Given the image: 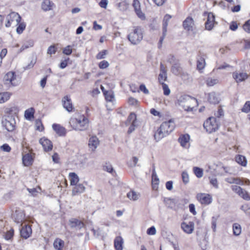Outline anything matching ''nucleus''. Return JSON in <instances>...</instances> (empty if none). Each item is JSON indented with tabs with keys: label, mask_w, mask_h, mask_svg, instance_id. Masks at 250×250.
I'll use <instances>...</instances> for the list:
<instances>
[{
	"label": "nucleus",
	"mask_w": 250,
	"mask_h": 250,
	"mask_svg": "<svg viewBox=\"0 0 250 250\" xmlns=\"http://www.w3.org/2000/svg\"><path fill=\"white\" fill-rule=\"evenodd\" d=\"M143 38V31L141 27L136 26L133 31L127 36L128 41L133 45L139 43Z\"/></svg>",
	"instance_id": "7ed1b4c3"
},
{
	"label": "nucleus",
	"mask_w": 250,
	"mask_h": 250,
	"mask_svg": "<svg viewBox=\"0 0 250 250\" xmlns=\"http://www.w3.org/2000/svg\"><path fill=\"white\" fill-rule=\"evenodd\" d=\"M231 189L237 193L239 196L242 197L243 199L246 201L250 200V196L248 192L245 190L243 189L241 187L236 185H233L231 186Z\"/></svg>",
	"instance_id": "6e6552de"
},
{
	"label": "nucleus",
	"mask_w": 250,
	"mask_h": 250,
	"mask_svg": "<svg viewBox=\"0 0 250 250\" xmlns=\"http://www.w3.org/2000/svg\"><path fill=\"white\" fill-rule=\"evenodd\" d=\"M14 231L13 229L7 231L5 235V239L8 240H10L14 236Z\"/></svg>",
	"instance_id": "4d7b16f0"
},
{
	"label": "nucleus",
	"mask_w": 250,
	"mask_h": 250,
	"mask_svg": "<svg viewBox=\"0 0 250 250\" xmlns=\"http://www.w3.org/2000/svg\"><path fill=\"white\" fill-rule=\"evenodd\" d=\"M207 16V20L205 23V29L211 30L214 27L215 21V16L212 13L204 12V16Z\"/></svg>",
	"instance_id": "1a4fd4ad"
},
{
	"label": "nucleus",
	"mask_w": 250,
	"mask_h": 250,
	"mask_svg": "<svg viewBox=\"0 0 250 250\" xmlns=\"http://www.w3.org/2000/svg\"><path fill=\"white\" fill-rule=\"evenodd\" d=\"M241 111L244 113H249L250 112V101H247L243 107L241 109Z\"/></svg>",
	"instance_id": "3c124183"
},
{
	"label": "nucleus",
	"mask_w": 250,
	"mask_h": 250,
	"mask_svg": "<svg viewBox=\"0 0 250 250\" xmlns=\"http://www.w3.org/2000/svg\"><path fill=\"white\" fill-rule=\"evenodd\" d=\"M35 113V109L34 108L31 107L25 111L24 117L28 120H31L34 118Z\"/></svg>",
	"instance_id": "473e14b6"
},
{
	"label": "nucleus",
	"mask_w": 250,
	"mask_h": 250,
	"mask_svg": "<svg viewBox=\"0 0 250 250\" xmlns=\"http://www.w3.org/2000/svg\"><path fill=\"white\" fill-rule=\"evenodd\" d=\"M243 28L245 31L250 33V19L245 22L243 26Z\"/></svg>",
	"instance_id": "13d9d810"
},
{
	"label": "nucleus",
	"mask_w": 250,
	"mask_h": 250,
	"mask_svg": "<svg viewBox=\"0 0 250 250\" xmlns=\"http://www.w3.org/2000/svg\"><path fill=\"white\" fill-rule=\"evenodd\" d=\"M218 216H217V217L213 216L212 217L211 228L214 232H215L216 231V223H217V220L218 219Z\"/></svg>",
	"instance_id": "e2e57ef3"
},
{
	"label": "nucleus",
	"mask_w": 250,
	"mask_h": 250,
	"mask_svg": "<svg viewBox=\"0 0 250 250\" xmlns=\"http://www.w3.org/2000/svg\"><path fill=\"white\" fill-rule=\"evenodd\" d=\"M178 102L180 103V105H181V103L184 102H187L188 104H194L195 106L198 105L197 99L188 95L181 96L178 100Z\"/></svg>",
	"instance_id": "9b49d317"
},
{
	"label": "nucleus",
	"mask_w": 250,
	"mask_h": 250,
	"mask_svg": "<svg viewBox=\"0 0 250 250\" xmlns=\"http://www.w3.org/2000/svg\"><path fill=\"white\" fill-rule=\"evenodd\" d=\"M9 16L10 17L15 18L16 21L18 24V26L17 27L16 31L19 34H21L25 29L26 27V24L25 22H21V17L18 13H16L14 12L11 13Z\"/></svg>",
	"instance_id": "0eeeda50"
},
{
	"label": "nucleus",
	"mask_w": 250,
	"mask_h": 250,
	"mask_svg": "<svg viewBox=\"0 0 250 250\" xmlns=\"http://www.w3.org/2000/svg\"><path fill=\"white\" fill-rule=\"evenodd\" d=\"M208 100L210 104H218L220 102V98L215 92H211L208 95Z\"/></svg>",
	"instance_id": "b1692460"
},
{
	"label": "nucleus",
	"mask_w": 250,
	"mask_h": 250,
	"mask_svg": "<svg viewBox=\"0 0 250 250\" xmlns=\"http://www.w3.org/2000/svg\"><path fill=\"white\" fill-rule=\"evenodd\" d=\"M53 130L58 134L60 136H64L66 134V129L61 126L59 124H54L52 125Z\"/></svg>",
	"instance_id": "6ab92c4d"
},
{
	"label": "nucleus",
	"mask_w": 250,
	"mask_h": 250,
	"mask_svg": "<svg viewBox=\"0 0 250 250\" xmlns=\"http://www.w3.org/2000/svg\"><path fill=\"white\" fill-rule=\"evenodd\" d=\"M128 3L126 0H117L116 5L121 11H125L128 7Z\"/></svg>",
	"instance_id": "a878e982"
},
{
	"label": "nucleus",
	"mask_w": 250,
	"mask_h": 250,
	"mask_svg": "<svg viewBox=\"0 0 250 250\" xmlns=\"http://www.w3.org/2000/svg\"><path fill=\"white\" fill-rule=\"evenodd\" d=\"M39 143L42 145L45 152L51 151L53 148V144L51 141L44 137L41 138Z\"/></svg>",
	"instance_id": "ddd939ff"
},
{
	"label": "nucleus",
	"mask_w": 250,
	"mask_h": 250,
	"mask_svg": "<svg viewBox=\"0 0 250 250\" xmlns=\"http://www.w3.org/2000/svg\"><path fill=\"white\" fill-rule=\"evenodd\" d=\"M22 163L25 167H29L32 165L34 162V158L30 153H27L22 157Z\"/></svg>",
	"instance_id": "aec40b11"
},
{
	"label": "nucleus",
	"mask_w": 250,
	"mask_h": 250,
	"mask_svg": "<svg viewBox=\"0 0 250 250\" xmlns=\"http://www.w3.org/2000/svg\"><path fill=\"white\" fill-rule=\"evenodd\" d=\"M175 127V123L171 119L163 122L155 132L154 139L156 142L159 141L162 138L169 135L174 130Z\"/></svg>",
	"instance_id": "f257e3e1"
},
{
	"label": "nucleus",
	"mask_w": 250,
	"mask_h": 250,
	"mask_svg": "<svg viewBox=\"0 0 250 250\" xmlns=\"http://www.w3.org/2000/svg\"><path fill=\"white\" fill-rule=\"evenodd\" d=\"M109 65L107 61L104 60L99 62L98 66L101 69H105L108 67Z\"/></svg>",
	"instance_id": "680f3d73"
},
{
	"label": "nucleus",
	"mask_w": 250,
	"mask_h": 250,
	"mask_svg": "<svg viewBox=\"0 0 250 250\" xmlns=\"http://www.w3.org/2000/svg\"><path fill=\"white\" fill-rule=\"evenodd\" d=\"M181 228L182 229L187 233H191L193 230L194 225L191 222H189L188 224L183 222L181 223Z\"/></svg>",
	"instance_id": "412c9836"
},
{
	"label": "nucleus",
	"mask_w": 250,
	"mask_h": 250,
	"mask_svg": "<svg viewBox=\"0 0 250 250\" xmlns=\"http://www.w3.org/2000/svg\"><path fill=\"white\" fill-rule=\"evenodd\" d=\"M75 186L72 191V194L73 196L81 193L85 190V187L83 184H79Z\"/></svg>",
	"instance_id": "393cba45"
},
{
	"label": "nucleus",
	"mask_w": 250,
	"mask_h": 250,
	"mask_svg": "<svg viewBox=\"0 0 250 250\" xmlns=\"http://www.w3.org/2000/svg\"><path fill=\"white\" fill-rule=\"evenodd\" d=\"M132 5L137 16L142 20L145 19V15L141 9L140 1L138 0H133Z\"/></svg>",
	"instance_id": "4468645a"
},
{
	"label": "nucleus",
	"mask_w": 250,
	"mask_h": 250,
	"mask_svg": "<svg viewBox=\"0 0 250 250\" xmlns=\"http://www.w3.org/2000/svg\"><path fill=\"white\" fill-rule=\"evenodd\" d=\"M37 62V58L33 57L32 58V59L31 60L30 62L26 66L23 67L24 70H28L32 68L34 65L36 64Z\"/></svg>",
	"instance_id": "8fccbe9b"
},
{
	"label": "nucleus",
	"mask_w": 250,
	"mask_h": 250,
	"mask_svg": "<svg viewBox=\"0 0 250 250\" xmlns=\"http://www.w3.org/2000/svg\"><path fill=\"white\" fill-rule=\"evenodd\" d=\"M167 61L172 65H174V64H177L179 62V60L172 54H169L168 56Z\"/></svg>",
	"instance_id": "a19ab883"
},
{
	"label": "nucleus",
	"mask_w": 250,
	"mask_h": 250,
	"mask_svg": "<svg viewBox=\"0 0 250 250\" xmlns=\"http://www.w3.org/2000/svg\"><path fill=\"white\" fill-rule=\"evenodd\" d=\"M34 44V42L33 40H29L26 41L21 47L19 51L20 52H21L25 49H27L29 47L33 46Z\"/></svg>",
	"instance_id": "c9c22d12"
},
{
	"label": "nucleus",
	"mask_w": 250,
	"mask_h": 250,
	"mask_svg": "<svg viewBox=\"0 0 250 250\" xmlns=\"http://www.w3.org/2000/svg\"><path fill=\"white\" fill-rule=\"evenodd\" d=\"M69 176L70 177V185H76L79 181V178L78 175L74 172H71L69 173Z\"/></svg>",
	"instance_id": "72a5a7b5"
},
{
	"label": "nucleus",
	"mask_w": 250,
	"mask_h": 250,
	"mask_svg": "<svg viewBox=\"0 0 250 250\" xmlns=\"http://www.w3.org/2000/svg\"><path fill=\"white\" fill-rule=\"evenodd\" d=\"M63 107L68 112H72L73 109V106L71 100L69 96H65L62 99Z\"/></svg>",
	"instance_id": "dca6fc26"
},
{
	"label": "nucleus",
	"mask_w": 250,
	"mask_h": 250,
	"mask_svg": "<svg viewBox=\"0 0 250 250\" xmlns=\"http://www.w3.org/2000/svg\"><path fill=\"white\" fill-rule=\"evenodd\" d=\"M137 126L136 123H135V122H132L131 125L128 128L127 130V133L130 134L135 129V127Z\"/></svg>",
	"instance_id": "774afa93"
},
{
	"label": "nucleus",
	"mask_w": 250,
	"mask_h": 250,
	"mask_svg": "<svg viewBox=\"0 0 250 250\" xmlns=\"http://www.w3.org/2000/svg\"><path fill=\"white\" fill-rule=\"evenodd\" d=\"M53 4L50 0H44L42 3V8L45 11H49L52 9Z\"/></svg>",
	"instance_id": "bb28decb"
},
{
	"label": "nucleus",
	"mask_w": 250,
	"mask_h": 250,
	"mask_svg": "<svg viewBox=\"0 0 250 250\" xmlns=\"http://www.w3.org/2000/svg\"><path fill=\"white\" fill-rule=\"evenodd\" d=\"M103 169L104 171H106L112 174H113V173H115V171L114 170L113 167L111 164L109 162H106L104 165L103 166Z\"/></svg>",
	"instance_id": "4c0bfd02"
},
{
	"label": "nucleus",
	"mask_w": 250,
	"mask_h": 250,
	"mask_svg": "<svg viewBox=\"0 0 250 250\" xmlns=\"http://www.w3.org/2000/svg\"><path fill=\"white\" fill-rule=\"evenodd\" d=\"M25 214L24 210H16L14 216V221L17 224H22L25 220Z\"/></svg>",
	"instance_id": "f3484780"
},
{
	"label": "nucleus",
	"mask_w": 250,
	"mask_h": 250,
	"mask_svg": "<svg viewBox=\"0 0 250 250\" xmlns=\"http://www.w3.org/2000/svg\"><path fill=\"white\" fill-rule=\"evenodd\" d=\"M128 104L131 106H135L138 107L139 106V102L133 97H130L128 99Z\"/></svg>",
	"instance_id": "79ce46f5"
},
{
	"label": "nucleus",
	"mask_w": 250,
	"mask_h": 250,
	"mask_svg": "<svg viewBox=\"0 0 250 250\" xmlns=\"http://www.w3.org/2000/svg\"><path fill=\"white\" fill-rule=\"evenodd\" d=\"M152 188L153 190H157L159 183V179L158 178L155 168H154L152 173Z\"/></svg>",
	"instance_id": "5701e85b"
},
{
	"label": "nucleus",
	"mask_w": 250,
	"mask_h": 250,
	"mask_svg": "<svg viewBox=\"0 0 250 250\" xmlns=\"http://www.w3.org/2000/svg\"><path fill=\"white\" fill-rule=\"evenodd\" d=\"M89 120L83 115L81 116L79 118H74L70 120V123L73 128L76 130L84 131L88 126Z\"/></svg>",
	"instance_id": "f03ea898"
},
{
	"label": "nucleus",
	"mask_w": 250,
	"mask_h": 250,
	"mask_svg": "<svg viewBox=\"0 0 250 250\" xmlns=\"http://www.w3.org/2000/svg\"><path fill=\"white\" fill-rule=\"evenodd\" d=\"M5 112L9 115H16L19 112V108L17 106H13L10 108H7Z\"/></svg>",
	"instance_id": "ea45409f"
},
{
	"label": "nucleus",
	"mask_w": 250,
	"mask_h": 250,
	"mask_svg": "<svg viewBox=\"0 0 250 250\" xmlns=\"http://www.w3.org/2000/svg\"><path fill=\"white\" fill-rule=\"evenodd\" d=\"M212 201V196L209 194L204 193V205H209Z\"/></svg>",
	"instance_id": "603ef678"
},
{
	"label": "nucleus",
	"mask_w": 250,
	"mask_h": 250,
	"mask_svg": "<svg viewBox=\"0 0 250 250\" xmlns=\"http://www.w3.org/2000/svg\"><path fill=\"white\" fill-rule=\"evenodd\" d=\"M127 196L129 199H132L133 200H136L138 198L136 192L133 191L129 192L127 194Z\"/></svg>",
	"instance_id": "052dcab7"
},
{
	"label": "nucleus",
	"mask_w": 250,
	"mask_h": 250,
	"mask_svg": "<svg viewBox=\"0 0 250 250\" xmlns=\"http://www.w3.org/2000/svg\"><path fill=\"white\" fill-rule=\"evenodd\" d=\"M69 225L71 228L79 230L84 227V224L83 221L75 218H71L69 220Z\"/></svg>",
	"instance_id": "f8f14e48"
},
{
	"label": "nucleus",
	"mask_w": 250,
	"mask_h": 250,
	"mask_svg": "<svg viewBox=\"0 0 250 250\" xmlns=\"http://www.w3.org/2000/svg\"><path fill=\"white\" fill-rule=\"evenodd\" d=\"M189 140V136L188 134H184L180 136L178 139V142L182 146H185Z\"/></svg>",
	"instance_id": "cd10ccee"
},
{
	"label": "nucleus",
	"mask_w": 250,
	"mask_h": 250,
	"mask_svg": "<svg viewBox=\"0 0 250 250\" xmlns=\"http://www.w3.org/2000/svg\"><path fill=\"white\" fill-rule=\"evenodd\" d=\"M57 51V48L55 45H51L49 46L47 50V53L50 55L54 54Z\"/></svg>",
	"instance_id": "69168bd1"
},
{
	"label": "nucleus",
	"mask_w": 250,
	"mask_h": 250,
	"mask_svg": "<svg viewBox=\"0 0 250 250\" xmlns=\"http://www.w3.org/2000/svg\"><path fill=\"white\" fill-rule=\"evenodd\" d=\"M114 247L116 250H123V239L121 237H116L114 240Z\"/></svg>",
	"instance_id": "c85d7f7f"
},
{
	"label": "nucleus",
	"mask_w": 250,
	"mask_h": 250,
	"mask_svg": "<svg viewBox=\"0 0 250 250\" xmlns=\"http://www.w3.org/2000/svg\"><path fill=\"white\" fill-rule=\"evenodd\" d=\"M217 79L208 78L206 80V83L208 86H212L218 83Z\"/></svg>",
	"instance_id": "864d4df0"
},
{
	"label": "nucleus",
	"mask_w": 250,
	"mask_h": 250,
	"mask_svg": "<svg viewBox=\"0 0 250 250\" xmlns=\"http://www.w3.org/2000/svg\"><path fill=\"white\" fill-rule=\"evenodd\" d=\"M99 139L96 136H92L89 139L88 146L92 151H94L99 145Z\"/></svg>",
	"instance_id": "a211bd4d"
},
{
	"label": "nucleus",
	"mask_w": 250,
	"mask_h": 250,
	"mask_svg": "<svg viewBox=\"0 0 250 250\" xmlns=\"http://www.w3.org/2000/svg\"><path fill=\"white\" fill-rule=\"evenodd\" d=\"M16 79V74L15 72H8L5 76V79L6 81H9L11 83L12 81Z\"/></svg>",
	"instance_id": "a18cd8bd"
},
{
	"label": "nucleus",
	"mask_w": 250,
	"mask_h": 250,
	"mask_svg": "<svg viewBox=\"0 0 250 250\" xmlns=\"http://www.w3.org/2000/svg\"><path fill=\"white\" fill-rule=\"evenodd\" d=\"M182 178L183 183L187 184L189 182L188 175L186 171H183L182 173Z\"/></svg>",
	"instance_id": "bf43d9fd"
},
{
	"label": "nucleus",
	"mask_w": 250,
	"mask_h": 250,
	"mask_svg": "<svg viewBox=\"0 0 250 250\" xmlns=\"http://www.w3.org/2000/svg\"><path fill=\"white\" fill-rule=\"evenodd\" d=\"M170 71L174 75L180 76L182 79L188 78V74L186 72L183 71L180 62L174 64V65H172Z\"/></svg>",
	"instance_id": "423d86ee"
},
{
	"label": "nucleus",
	"mask_w": 250,
	"mask_h": 250,
	"mask_svg": "<svg viewBox=\"0 0 250 250\" xmlns=\"http://www.w3.org/2000/svg\"><path fill=\"white\" fill-rule=\"evenodd\" d=\"M232 78L237 83L244 82L249 78V75L246 72L235 71L232 74Z\"/></svg>",
	"instance_id": "9d476101"
},
{
	"label": "nucleus",
	"mask_w": 250,
	"mask_h": 250,
	"mask_svg": "<svg viewBox=\"0 0 250 250\" xmlns=\"http://www.w3.org/2000/svg\"><path fill=\"white\" fill-rule=\"evenodd\" d=\"M193 25V19L190 17H187L183 22V28L187 31L192 30Z\"/></svg>",
	"instance_id": "4be33fe9"
},
{
	"label": "nucleus",
	"mask_w": 250,
	"mask_h": 250,
	"mask_svg": "<svg viewBox=\"0 0 250 250\" xmlns=\"http://www.w3.org/2000/svg\"><path fill=\"white\" fill-rule=\"evenodd\" d=\"M236 162L243 167H246L247 164V161L245 156L241 155H238L235 157Z\"/></svg>",
	"instance_id": "c756f323"
},
{
	"label": "nucleus",
	"mask_w": 250,
	"mask_h": 250,
	"mask_svg": "<svg viewBox=\"0 0 250 250\" xmlns=\"http://www.w3.org/2000/svg\"><path fill=\"white\" fill-rule=\"evenodd\" d=\"M64 242L61 239L57 238L54 242V247L57 250H62Z\"/></svg>",
	"instance_id": "2f4dec72"
},
{
	"label": "nucleus",
	"mask_w": 250,
	"mask_h": 250,
	"mask_svg": "<svg viewBox=\"0 0 250 250\" xmlns=\"http://www.w3.org/2000/svg\"><path fill=\"white\" fill-rule=\"evenodd\" d=\"M217 120L216 118L211 117L204 122V128L206 129L207 132L210 133L218 129L219 125Z\"/></svg>",
	"instance_id": "20e7f679"
},
{
	"label": "nucleus",
	"mask_w": 250,
	"mask_h": 250,
	"mask_svg": "<svg viewBox=\"0 0 250 250\" xmlns=\"http://www.w3.org/2000/svg\"><path fill=\"white\" fill-rule=\"evenodd\" d=\"M167 72H160L158 75V80L159 83L161 84V83H164V81H167Z\"/></svg>",
	"instance_id": "37998d69"
},
{
	"label": "nucleus",
	"mask_w": 250,
	"mask_h": 250,
	"mask_svg": "<svg viewBox=\"0 0 250 250\" xmlns=\"http://www.w3.org/2000/svg\"><path fill=\"white\" fill-rule=\"evenodd\" d=\"M101 89L103 92V93L105 96V98L107 101H111L112 99L114 98V96L113 94L109 93L107 91L104 90V88L103 86H101Z\"/></svg>",
	"instance_id": "49530a36"
},
{
	"label": "nucleus",
	"mask_w": 250,
	"mask_h": 250,
	"mask_svg": "<svg viewBox=\"0 0 250 250\" xmlns=\"http://www.w3.org/2000/svg\"><path fill=\"white\" fill-rule=\"evenodd\" d=\"M108 51L107 50H103L102 51L99 52L96 56V58L98 60L103 59L105 58V56L107 54Z\"/></svg>",
	"instance_id": "09e8293b"
},
{
	"label": "nucleus",
	"mask_w": 250,
	"mask_h": 250,
	"mask_svg": "<svg viewBox=\"0 0 250 250\" xmlns=\"http://www.w3.org/2000/svg\"><path fill=\"white\" fill-rule=\"evenodd\" d=\"M62 52L63 54L66 55H70L71 54L72 52V49L71 48V46L70 45H67L66 47H65L63 51H62Z\"/></svg>",
	"instance_id": "0e129e2a"
},
{
	"label": "nucleus",
	"mask_w": 250,
	"mask_h": 250,
	"mask_svg": "<svg viewBox=\"0 0 250 250\" xmlns=\"http://www.w3.org/2000/svg\"><path fill=\"white\" fill-rule=\"evenodd\" d=\"M203 69V58L200 57L199 59L197 60V69L200 72L202 73Z\"/></svg>",
	"instance_id": "c03bdc74"
},
{
	"label": "nucleus",
	"mask_w": 250,
	"mask_h": 250,
	"mask_svg": "<svg viewBox=\"0 0 250 250\" xmlns=\"http://www.w3.org/2000/svg\"><path fill=\"white\" fill-rule=\"evenodd\" d=\"M136 120L137 117L136 114L134 112H131L128 115L125 124L127 125L131 122V123L135 122V123H136Z\"/></svg>",
	"instance_id": "58836bf2"
},
{
	"label": "nucleus",
	"mask_w": 250,
	"mask_h": 250,
	"mask_svg": "<svg viewBox=\"0 0 250 250\" xmlns=\"http://www.w3.org/2000/svg\"><path fill=\"white\" fill-rule=\"evenodd\" d=\"M233 233L235 236H238L241 232V227L238 223H234L232 225Z\"/></svg>",
	"instance_id": "e433bc0d"
},
{
	"label": "nucleus",
	"mask_w": 250,
	"mask_h": 250,
	"mask_svg": "<svg viewBox=\"0 0 250 250\" xmlns=\"http://www.w3.org/2000/svg\"><path fill=\"white\" fill-rule=\"evenodd\" d=\"M193 172L198 178H201L203 176V171L202 168L195 167H193Z\"/></svg>",
	"instance_id": "de8ad7c7"
},
{
	"label": "nucleus",
	"mask_w": 250,
	"mask_h": 250,
	"mask_svg": "<svg viewBox=\"0 0 250 250\" xmlns=\"http://www.w3.org/2000/svg\"><path fill=\"white\" fill-rule=\"evenodd\" d=\"M32 232L31 227L28 225H25L20 229L21 236L24 239L29 238L31 236Z\"/></svg>",
	"instance_id": "2eb2a0df"
},
{
	"label": "nucleus",
	"mask_w": 250,
	"mask_h": 250,
	"mask_svg": "<svg viewBox=\"0 0 250 250\" xmlns=\"http://www.w3.org/2000/svg\"><path fill=\"white\" fill-rule=\"evenodd\" d=\"M162 88L164 91V94L166 96L169 95L170 90L167 84L165 83H161Z\"/></svg>",
	"instance_id": "5fc2aeb1"
},
{
	"label": "nucleus",
	"mask_w": 250,
	"mask_h": 250,
	"mask_svg": "<svg viewBox=\"0 0 250 250\" xmlns=\"http://www.w3.org/2000/svg\"><path fill=\"white\" fill-rule=\"evenodd\" d=\"M3 126L9 132H12L16 129V121L13 116H8L7 118L2 120Z\"/></svg>",
	"instance_id": "39448f33"
},
{
	"label": "nucleus",
	"mask_w": 250,
	"mask_h": 250,
	"mask_svg": "<svg viewBox=\"0 0 250 250\" xmlns=\"http://www.w3.org/2000/svg\"><path fill=\"white\" fill-rule=\"evenodd\" d=\"M209 183L214 188H219L218 181L216 178H211L209 177Z\"/></svg>",
	"instance_id": "6e6d98bb"
},
{
	"label": "nucleus",
	"mask_w": 250,
	"mask_h": 250,
	"mask_svg": "<svg viewBox=\"0 0 250 250\" xmlns=\"http://www.w3.org/2000/svg\"><path fill=\"white\" fill-rule=\"evenodd\" d=\"M11 93L8 92L0 93V103H4L8 101L11 96Z\"/></svg>",
	"instance_id": "7c9ffc66"
},
{
	"label": "nucleus",
	"mask_w": 250,
	"mask_h": 250,
	"mask_svg": "<svg viewBox=\"0 0 250 250\" xmlns=\"http://www.w3.org/2000/svg\"><path fill=\"white\" fill-rule=\"evenodd\" d=\"M156 229L154 226H151L146 230V233L148 235H154L156 234Z\"/></svg>",
	"instance_id": "338daca9"
},
{
	"label": "nucleus",
	"mask_w": 250,
	"mask_h": 250,
	"mask_svg": "<svg viewBox=\"0 0 250 250\" xmlns=\"http://www.w3.org/2000/svg\"><path fill=\"white\" fill-rule=\"evenodd\" d=\"M171 18V16L168 14H166L164 17L163 21V31H164V33L167 31L168 22Z\"/></svg>",
	"instance_id": "f704fd0d"
}]
</instances>
